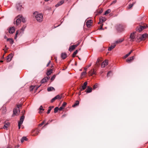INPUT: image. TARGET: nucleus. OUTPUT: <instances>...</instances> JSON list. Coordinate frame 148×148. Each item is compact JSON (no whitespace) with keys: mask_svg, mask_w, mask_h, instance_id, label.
<instances>
[{"mask_svg":"<svg viewBox=\"0 0 148 148\" xmlns=\"http://www.w3.org/2000/svg\"><path fill=\"white\" fill-rule=\"evenodd\" d=\"M33 16L38 22H41L43 21V16L42 13L35 12L33 13Z\"/></svg>","mask_w":148,"mask_h":148,"instance_id":"f257e3e1","label":"nucleus"},{"mask_svg":"<svg viewBox=\"0 0 148 148\" xmlns=\"http://www.w3.org/2000/svg\"><path fill=\"white\" fill-rule=\"evenodd\" d=\"M22 18V15H18L14 19V24L17 25H19L21 22V19Z\"/></svg>","mask_w":148,"mask_h":148,"instance_id":"f03ea898","label":"nucleus"},{"mask_svg":"<svg viewBox=\"0 0 148 148\" xmlns=\"http://www.w3.org/2000/svg\"><path fill=\"white\" fill-rule=\"evenodd\" d=\"M147 26H139L137 27L136 28V30L137 31H138L139 32L143 30L146 27H147Z\"/></svg>","mask_w":148,"mask_h":148,"instance_id":"7ed1b4c3","label":"nucleus"},{"mask_svg":"<svg viewBox=\"0 0 148 148\" xmlns=\"http://www.w3.org/2000/svg\"><path fill=\"white\" fill-rule=\"evenodd\" d=\"M13 57V55L12 53L10 54L7 57V61L8 62H10Z\"/></svg>","mask_w":148,"mask_h":148,"instance_id":"20e7f679","label":"nucleus"},{"mask_svg":"<svg viewBox=\"0 0 148 148\" xmlns=\"http://www.w3.org/2000/svg\"><path fill=\"white\" fill-rule=\"evenodd\" d=\"M106 19L105 17H101L99 18V22L98 23H102L106 21Z\"/></svg>","mask_w":148,"mask_h":148,"instance_id":"39448f33","label":"nucleus"},{"mask_svg":"<svg viewBox=\"0 0 148 148\" xmlns=\"http://www.w3.org/2000/svg\"><path fill=\"white\" fill-rule=\"evenodd\" d=\"M61 97L59 95H57L56 97H54L51 100V102H53L54 101L56 100V99H61Z\"/></svg>","mask_w":148,"mask_h":148,"instance_id":"423d86ee","label":"nucleus"},{"mask_svg":"<svg viewBox=\"0 0 148 148\" xmlns=\"http://www.w3.org/2000/svg\"><path fill=\"white\" fill-rule=\"evenodd\" d=\"M108 61L107 60H105L101 64V67L102 68H104L106 66L108 65Z\"/></svg>","mask_w":148,"mask_h":148,"instance_id":"0eeeda50","label":"nucleus"},{"mask_svg":"<svg viewBox=\"0 0 148 148\" xmlns=\"http://www.w3.org/2000/svg\"><path fill=\"white\" fill-rule=\"evenodd\" d=\"M22 5L20 3H17L16 4V7L17 9L18 10H20L21 9Z\"/></svg>","mask_w":148,"mask_h":148,"instance_id":"6e6552de","label":"nucleus"},{"mask_svg":"<svg viewBox=\"0 0 148 148\" xmlns=\"http://www.w3.org/2000/svg\"><path fill=\"white\" fill-rule=\"evenodd\" d=\"M87 84V82H85L83 85L82 86V88L80 89V91H82L83 90L85 89L86 88V86Z\"/></svg>","mask_w":148,"mask_h":148,"instance_id":"1a4fd4ad","label":"nucleus"},{"mask_svg":"<svg viewBox=\"0 0 148 148\" xmlns=\"http://www.w3.org/2000/svg\"><path fill=\"white\" fill-rule=\"evenodd\" d=\"M134 33H135L133 32L132 33H131L130 34V41H134V39L135 38Z\"/></svg>","mask_w":148,"mask_h":148,"instance_id":"9d476101","label":"nucleus"},{"mask_svg":"<svg viewBox=\"0 0 148 148\" xmlns=\"http://www.w3.org/2000/svg\"><path fill=\"white\" fill-rule=\"evenodd\" d=\"M88 74L90 76H92L93 74H96V71L93 69L89 72Z\"/></svg>","mask_w":148,"mask_h":148,"instance_id":"9b49d317","label":"nucleus"},{"mask_svg":"<svg viewBox=\"0 0 148 148\" xmlns=\"http://www.w3.org/2000/svg\"><path fill=\"white\" fill-rule=\"evenodd\" d=\"M49 78L50 77H45L44 79L41 80V83H43L46 82H47V81H48Z\"/></svg>","mask_w":148,"mask_h":148,"instance_id":"f8f14e48","label":"nucleus"},{"mask_svg":"<svg viewBox=\"0 0 148 148\" xmlns=\"http://www.w3.org/2000/svg\"><path fill=\"white\" fill-rule=\"evenodd\" d=\"M15 29L14 27H11L9 30V32L10 34H13L15 32Z\"/></svg>","mask_w":148,"mask_h":148,"instance_id":"ddd939ff","label":"nucleus"},{"mask_svg":"<svg viewBox=\"0 0 148 148\" xmlns=\"http://www.w3.org/2000/svg\"><path fill=\"white\" fill-rule=\"evenodd\" d=\"M92 88L90 87L89 86L87 87V88L86 90V93H89L92 92Z\"/></svg>","mask_w":148,"mask_h":148,"instance_id":"4468645a","label":"nucleus"},{"mask_svg":"<svg viewBox=\"0 0 148 148\" xmlns=\"http://www.w3.org/2000/svg\"><path fill=\"white\" fill-rule=\"evenodd\" d=\"M91 23L92 21L91 20L88 21L86 22V25L88 27H90L91 25Z\"/></svg>","mask_w":148,"mask_h":148,"instance_id":"2eb2a0df","label":"nucleus"},{"mask_svg":"<svg viewBox=\"0 0 148 148\" xmlns=\"http://www.w3.org/2000/svg\"><path fill=\"white\" fill-rule=\"evenodd\" d=\"M64 1L63 0H61V1L59 2L56 5V7H58L59 6L61 5L62 4L64 3Z\"/></svg>","mask_w":148,"mask_h":148,"instance_id":"dca6fc26","label":"nucleus"},{"mask_svg":"<svg viewBox=\"0 0 148 148\" xmlns=\"http://www.w3.org/2000/svg\"><path fill=\"white\" fill-rule=\"evenodd\" d=\"M25 118V116L24 115L22 116L20 118V121L18 122L20 124H22Z\"/></svg>","mask_w":148,"mask_h":148,"instance_id":"f3484780","label":"nucleus"},{"mask_svg":"<svg viewBox=\"0 0 148 148\" xmlns=\"http://www.w3.org/2000/svg\"><path fill=\"white\" fill-rule=\"evenodd\" d=\"M18 110H19V112H20L19 110H18V108H14L13 111V115H16L17 113Z\"/></svg>","mask_w":148,"mask_h":148,"instance_id":"a211bd4d","label":"nucleus"},{"mask_svg":"<svg viewBox=\"0 0 148 148\" xmlns=\"http://www.w3.org/2000/svg\"><path fill=\"white\" fill-rule=\"evenodd\" d=\"M75 46L74 45H73L70 47L69 50L70 51H73V50H74L75 48Z\"/></svg>","mask_w":148,"mask_h":148,"instance_id":"6ab92c4d","label":"nucleus"},{"mask_svg":"<svg viewBox=\"0 0 148 148\" xmlns=\"http://www.w3.org/2000/svg\"><path fill=\"white\" fill-rule=\"evenodd\" d=\"M147 34H144L142 35L140 38L141 40H144L145 38L147 36Z\"/></svg>","mask_w":148,"mask_h":148,"instance_id":"aec40b11","label":"nucleus"},{"mask_svg":"<svg viewBox=\"0 0 148 148\" xmlns=\"http://www.w3.org/2000/svg\"><path fill=\"white\" fill-rule=\"evenodd\" d=\"M116 45L115 44H114L113 45H111L110 47L108 49V50L109 51H111L112 49L114 48L116 46Z\"/></svg>","mask_w":148,"mask_h":148,"instance_id":"412c9836","label":"nucleus"},{"mask_svg":"<svg viewBox=\"0 0 148 148\" xmlns=\"http://www.w3.org/2000/svg\"><path fill=\"white\" fill-rule=\"evenodd\" d=\"M9 125L10 123L8 122H7L4 125L3 127V128L4 129H7L8 127L9 126Z\"/></svg>","mask_w":148,"mask_h":148,"instance_id":"4be33fe9","label":"nucleus"},{"mask_svg":"<svg viewBox=\"0 0 148 148\" xmlns=\"http://www.w3.org/2000/svg\"><path fill=\"white\" fill-rule=\"evenodd\" d=\"M134 56L131 57L130 59H128L126 60V61L128 62H130L132 60H134Z\"/></svg>","mask_w":148,"mask_h":148,"instance_id":"5701e85b","label":"nucleus"},{"mask_svg":"<svg viewBox=\"0 0 148 148\" xmlns=\"http://www.w3.org/2000/svg\"><path fill=\"white\" fill-rule=\"evenodd\" d=\"M7 41H9L10 44L11 45L13 43L14 41L12 39V38H8L7 39Z\"/></svg>","mask_w":148,"mask_h":148,"instance_id":"b1692460","label":"nucleus"},{"mask_svg":"<svg viewBox=\"0 0 148 148\" xmlns=\"http://www.w3.org/2000/svg\"><path fill=\"white\" fill-rule=\"evenodd\" d=\"M61 57L63 59H65L67 57L66 54V53H62L61 55Z\"/></svg>","mask_w":148,"mask_h":148,"instance_id":"393cba45","label":"nucleus"},{"mask_svg":"<svg viewBox=\"0 0 148 148\" xmlns=\"http://www.w3.org/2000/svg\"><path fill=\"white\" fill-rule=\"evenodd\" d=\"M27 140L26 137H23L21 140V143H23L24 140Z\"/></svg>","mask_w":148,"mask_h":148,"instance_id":"a878e982","label":"nucleus"},{"mask_svg":"<svg viewBox=\"0 0 148 148\" xmlns=\"http://www.w3.org/2000/svg\"><path fill=\"white\" fill-rule=\"evenodd\" d=\"M123 39H119L117 40V41H116L115 43H120L123 42Z\"/></svg>","mask_w":148,"mask_h":148,"instance_id":"bb28decb","label":"nucleus"},{"mask_svg":"<svg viewBox=\"0 0 148 148\" xmlns=\"http://www.w3.org/2000/svg\"><path fill=\"white\" fill-rule=\"evenodd\" d=\"M40 130L38 129H36L34 130L33 131V132H34L36 134L34 135V136H35L36 135H37L38 133L39 132Z\"/></svg>","mask_w":148,"mask_h":148,"instance_id":"cd10ccee","label":"nucleus"},{"mask_svg":"<svg viewBox=\"0 0 148 148\" xmlns=\"http://www.w3.org/2000/svg\"><path fill=\"white\" fill-rule=\"evenodd\" d=\"M52 72V69H50L48 71L47 73V75H50Z\"/></svg>","mask_w":148,"mask_h":148,"instance_id":"c85d7f7f","label":"nucleus"},{"mask_svg":"<svg viewBox=\"0 0 148 148\" xmlns=\"http://www.w3.org/2000/svg\"><path fill=\"white\" fill-rule=\"evenodd\" d=\"M47 89L48 91H52L53 90H54V89L52 87H50L48 88Z\"/></svg>","mask_w":148,"mask_h":148,"instance_id":"c756f323","label":"nucleus"},{"mask_svg":"<svg viewBox=\"0 0 148 148\" xmlns=\"http://www.w3.org/2000/svg\"><path fill=\"white\" fill-rule=\"evenodd\" d=\"M132 52V50H131L130 52H129L127 54H126L124 58H126L128 56H129L130 54Z\"/></svg>","mask_w":148,"mask_h":148,"instance_id":"7c9ffc66","label":"nucleus"},{"mask_svg":"<svg viewBox=\"0 0 148 148\" xmlns=\"http://www.w3.org/2000/svg\"><path fill=\"white\" fill-rule=\"evenodd\" d=\"M54 107L53 106H50L49 107V109L48 110V111L47 112V114H49L50 113V111L51 110L52 108H53Z\"/></svg>","mask_w":148,"mask_h":148,"instance_id":"2f4dec72","label":"nucleus"},{"mask_svg":"<svg viewBox=\"0 0 148 148\" xmlns=\"http://www.w3.org/2000/svg\"><path fill=\"white\" fill-rule=\"evenodd\" d=\"M111 12V10L110 9L107 10L105 12L104 15H105L110 13Z\"/></svg>","mask_w":148,"mask_h":148,"instance_id":"473e14b6","label":"nucleus"},{"mask_svg":"<svg viewBox=\"0 0 148 148\" xmlns=\"http://www.w3.org/2000/svg\"><path fill=\"white\" fill-rule=\"evenodd\" d=\"M79 104V102L78 101H76V103L73 106V107H75L77 105H78Z\"/></svg>","mask_w":148,"mask_h":148,"instance_id":"72a5a7b5","label":"nucleus"},{"mask_svg":"<svg viewBox=\"0 0 148 148\" xmlns=\"http://www.w3.org/2000/svg\"><path fill=\"white\" fill-rule=\"evenodd\" d=\"M86 74V71H84L82 72L81 74V76L82 78L84 76H85Z\"/></svg>","mask_w":148,"mask_h":148,"instance_id":"f704fd0d","label":"nucleus"},{"mask_svg":"<svg viewBox=\"0 0 148 148\" xmlns=\"http://www.w3.org/2000/svg\"><path fill=\"white\" fill-rule=\"evenodd\" d=\"M111 73H112V72L111 71H109L108 73L107 74V77H109L110 76V75L111 74Z\"/></svg>","mask_w":148,"mask_h":148,"instance_id":"c9c22d12","label":"nucleus"},{"mask_svg":"<svg viewBox=\"0 0 148 148\" xmlns=\"http://www.w3.org/2000/svg\"><path fill=\"white\" fill-rule=\"evenodd\" d=\"M59 110V109L58 107H56L54 109V113H56Z\"/></svg>","mask_w":148,"mask_h":148,"instance_id":"e433bc0d","label":"nucleus"},{"mask_svg":"<svg viewBox=\"0 0 148 148\" xmlns=\"http://www.w3.org/2000/svg\"><path fill=\"white\" fill-rule=\"evenodd\" d=\"M77 52V50H76L73 53V54L72 56L73 57H75V56Z\"/></svg>","mask_w":148,"mask_h":148,"instance_id":"4c0bfd02","label":"nucleus"},{"mask_svg":"<svg viewBox=\"0 0 148 148\" xmlns=\"http://www.w3.org/2000/svg\"><path fill=\"white\" fill-rule=\"evenodd\" d=\"M98 84H96L93 87V88L94 89H95L96 88H97L98 86Z\"/></svg>","mask_w":148,"mask_h":148,"instance_id":"58836bf2","label":"nucleus"},{"mask_svg":"<svg viewBox=\"0 0 148 148\" xmlns=\"http://www.w3.org/2000/svg\"><path fill=\"white\" fill-rule=\"evenodd\" d=\"M133 5V4H130L129 5L128 7V8L130 9L132 7V6Z\"/></svg>","mask_w":148,"mask_h":148,"instance_id":"ea45409f","label":"nucleus"},{"mask_svg":"<svg viewBox=\"0 0 148 148\" xmlns=\"http://www.w3.org/2000/svg\"><path fill=\"white\" fill-rule=\"evenodd\" d=\"M20 19H21V21H22L23 22V23H24L25 22V18H23L22 16V18H20Z\"/></svg>","mask_w":148,"mask_h":148,"instance_id":"a19ab883","label":"nucleus"},{"mask_svg":"<svg viewBox=\"0 0 148 148\" xmlns=\"http://www.w3.org/2000/svg\"><path fill=\"white\" fill-rule=\"evenodd\" d=\"M26 26H23V27L21 28V30L22 31V32H23Z\"/></svg>","mask_w":148,"mask_h":148,"instance_id":"79ce46f5","label":"nucleus"},{"mask_svg":"<svg viewBox=\"0 0 148 148\" xmlns=\"http://www.w3.org/2000/svg\"><path fill=\"white\" fill-rule=\"evenodd\" d=\"M55 77H56V76L54 75H53V76L52 77H51V81L53 80L55 78Z\"/></svg>","mask_w":148,"mask_h":148,"instance_id":"37998d69","label":"nucleus"},{"mask_svg":"<svg viewBox=\"0 0 148 148\" xmlns=\"http://www.w3.org/2000/svg\"><path fill=\"white\" fill-rule=\"evenodd\" d=\"M67 103L66 102H64L63 103L62 106L64 108L65 106L66 105Z\"/></svg>","mask_w":148,"mask_h":148,"instance_id":"c03bdc74","label":"nucleus"},{"mask_svg":"<svg viewBox=\"0 0 148 148\" xmlns=\"http://www.w3.org/2000/svg\"><path fill=\"white\" fill-rule=\"evenodd\" d=\"M100 60L99 59H98L96 62V65L97 66L99 65V64H98V63H99V62Z\"/></svg>","mask_w":148,"mask_h":148,"instance_id":"a18cd8bd","label":"nucleus"},{"mask_svg":"<svg viewBox=\"0 0 148 148\" xmlns=\"http://www.w3.org/2000/svg\"><path fill=\"white\" fill-rule=\"evenodd\" d=\"M17 108H18V109L19 110V108L20 107H21L22 105L21 104L18 105H17Z\"/></svg>","mask_w":148,"mask_h":148,"instance_id":"49530a36","label":"nucleus"},{"mask_svg":"<svg viewBox=\"0 0 148 148\" xmlns=\"http://www.w3.org/2000/svg\"><path fill=\"white\" fill-rule=\"evenodd\" d=\"M39 109L40 110H42L43 111L44 110V109H43L42 107V106H40L39 108Z\"/></svg>","mask_w":148,"mask_h":148,"instance_id":"de8ad7c7","label":"nucleus"},{"mask_svg":"<svg viewBox=\"0 0 148 148\" xmlns=\"http://www.w3.org/2000/svg\"><path fill=\"white\" fill-rule=\"evenodd\" d=\"M64 108L62 107V106L61 107H60V108H58L59 109V110H62V109H63Z\"/></svg>","mask_w":148,"mask_h":148,"instance_id":"09e8293b","label":"nucleus"},{"mask_svg":"<svg viewBox=\"0 0 148 148\" xmlns=\"http://www.w3.org/2000/svg\"><path fill=\"white\" fill-rule=\"evenodd\" d=\"M22 124H20V123H18V128L19 129H20L21 128V126Z\"/></svg>","mask_w":148,"mask_h":148,"instance_id":"8fccbe9b","label":"nucleus"},{"mask_svg":"<svg viewBox=\"0 0 148 148\" xmlns=\"http://www.w3.org/2000/svg\"><path fill=\"white\" fill-rule=\"evenodd\" d=\"M44 121H43L42 123H41L39 125L40 126H42V125L44 124Z\"/></svg>","mask_w":148,"mask_h":148,"instance_id":"3c124183","label":"nucleus"},{"mask_svg":"<svg viewBox=\"0 0 148 148\" xmlns=\"http://www.w3.org/2000/svg\"><path fill=\"white\" fill-rule=\"evenodd\" d=\"M103 25V24L101 25V27L99 29L100 30H102L103 29V28H102Z\"/></svg>","mask_w":148,"mask_h":148,"instance_id":"603ef678","label":"nucleus"},{"mask_svg":"<svg viewBox=\"0 0 148 148\" xmlns=\"http://www.w3.org/2000/svg\"><path fill=\"white\" fill-rule=\"evenodd\" d=\"M50 62H51V61H49V62H48V63L47 64V66H49Z\"/></svg>","mask_w":148,"mask_h":148,"instance_id":"864d4df0","label":"nucleus"},{"mask_svg":"<svg viewBox=\"0 0 148 148\" xmlns=\"http://www.w3.org/2000/svg\"><path fill=\"white\" fill-rule=\"evenodd\" d=\"M17 34H16L15 36H14V38L15 39H16L17 37Z\"/></svg>","mask_w":148,"mask_h":148,"instance_id":"5fc2aeb1","label":"nucleus"},{"mask_svg":"<svg viewBox=\"0 0 148 148\" xmlns=\"http://www.w3.org/2000/svg\"><path fill=\"white\" fill-rule=\"evenodd\" d=\"M19 32V31H18V30L17 31H16V34H17H17H18Z\"/></svg>","mask_w":148,"mask_h":148,"instance_id":"6e6d98bb","label":"nucleus"},{"mask_svg":"<svg viewBox=\"0 0 148 148\" xmlns=\"http://www.w3.org/2000/svg\"><path fill=\"white\" fill-rule=\"evenodd\" d=\"M79 45V43H78L77 44V45H74L75 46V47H77Z\"/></svg>","mask_w":148,"mask_h":148,"instance_id":"4d7b16f0","label":"nucleus"},{"mask_svg":"<svg viewBox=\"0 0 148 148\" xmlns=\"http://www.w3.org/2000/svg\"><path fill=\"white\" fill-rule=\"evenodd\" d=\"M91 64H90L88 66H87V67L88 68V67H90V66H91Z\"/></svg>","mask_w":148,"mask_h":148,"instance_id":"13d9d810","label":"nucleus"},{"mask_svg":"<svg viewBox=\"0 0 148 148\" xmlns=\"http://www.w3.org/2000/svg\"><path fill=\"white\" fill-rule=\"evenodd\" d=\"M3 50H4L5 53H6L7 52V51H6V50H5L4 49H3Z\"/></svg>","mask_w":148,"mask_h":148,"instance_id":"bf43d9fd","label":"nucleus"},{"mask_svg":"<svg viewBox=\"0 0 148 148\" xmlns=\"http://www.w3.org/2000/svg\"><path fill=\"white\" fill-rule=\"evenodd\" d=\"M65 116H66V115H63L62 116V118H63V117H65Z\"/></svg>","mask_w":148,"mask_h":148,"instance_id":"052dcab7","label":"nucleus"},{"mask_svg":"<svg viewBox=\"0 0 148 148\" xmlns=\"http://www.w3.org/2000/svg\"><path fill=\"white\" fill-rule=\"evenodd\" d=\"M5 48H6V50H7L8 49V48L7 47L6 45H5Z\"/></svg>","mask_w":148,"mask_h":148,"instance_id":"680f3d73","label":"nucleus"},{"mask_svg":"<svg viewBox=\"0 0 148 148\" xmlns=\"http://www.w3.org/2000/svg\"><path fill=\"white\" fill-rule=\"evenodd\" d=\"M87 69V68H84V70H85V71L86 72Z\"/></svg>","mask_w":148,"mask_h":148,"instance_id":"e2e57ef3","label":"nucleus"},{"mask_svg":"<svg viewBox=\"0 0 148 148\" xmlns=\"http://www.w3.org/2000/svg\"><path fill=\"white\" fill-rule=\"evenodd\" d=\"M40 86V85L38 86L37 87V88H36V89H37Z\"/></svg>","mask_w":148,"mask_h":148,"instance_id":"0e129e2a","label":"nucleus"},{"mask_svg":"<svg viewBox=\"0 0 148 148\" xmlns=\"http://www.w3.org/2000/svg\"><path fill=\"white\" fill-rule=\"evenodd\" d=\"M49 123H46L45 125H47Z\"/></svg>","mask_w":148,"mask_h":148,"instance_id":"69168bd1","label":"nucleus"},{"mask_svg":"<svg viewBox=\"0 0 148 148\" xmlns=\"http://www.w3.org/2000/svg\"><path fill=\"white\" fill-rule=\"evenodd\" d=\"M81 94V92H79V95H80Z\"/></svg>","mask_w":148,"mask_h":148,"instance_id":"338daca9","label":"nucleus"},{"mask_svg":"<svg viewBox=\"0 0 148 148\" xmlns=\"http://www.w3.org/2000/svg\"><path fill=\"white\" fill-rule=\"evenodd\" d=\"M7 148H10V147H8Z\"/></svg>","mask_w":148,"mask_h":148,"instance_id":"774afa93","label":"nucleus"}]
</instances>
